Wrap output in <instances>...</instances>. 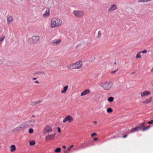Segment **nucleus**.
I'll return each mask as SVG.
<instances>
[{
  "label": "nucleus",
  "instance_id": "nucleus-1",
  "mask_svg": "<svg viewBox=\"0 0 153 153\" xmlns=\"http://www.w3.org/2000/svg\"><path fill=\"white\" fill-rule=\"evenodd\" d=\"M62 23V20L59 18H54L51 20V27L53 28L61 25Z\"/></svg>",
  "mask_w": 153,
  "mask_h": 153
},
{
  "label": "nucleus",
  "instance_id": "nucleus-2",
  "mask_svg": "<svg viewBox=\"0 0 153 153\" xmlns=\"http://www.w3.org/2000/svg\"><path fill=\"white\" fill-rule=\"evenodd\" d=\"M26 128H27L24 122L19 125L17 127L14 128L12 131V132L13 133H14L20 131H21L23 130Z\"/></svg>",
  "mask_w": 153,
  "mask_h": 153
},
{
  "label": "nucleus",
  "instance_id": "nucleus-3",
  "mask_svg": "<svg viewBox=\"0 0 153 153\" xmlns=\"http://www.w3.org/2000/svg\"><path fill=\"white\" fill-rule=\"evenodd\" d=\"M39 36H34L27 39L28 42L30 44H33L38 43L39 41Z\"/></svg>",
  "mask_w": 153,
  "mask_h": 153
},
{
  "label": "nucleus",
  "instance_id": "nucleus-4",
  "mask_svg": "<svg viewBox=\"0 0 153 153\" xmlns=\"http://www.w3.org/2000/svg\"><path fill=\"white\" fill-rule=\"evenodd\" d=\"M112 83L110 82H105L102 83L100 84V86L106 90H108L110 89L112 86Z\"/></svg>",
  "mask_w": 153,
  "mask_h": 153
},
{
  "label": "nucleus",
  "instance_id": "nucleus-5",
  "mask_svg": "<svg viewBox=\"0 0 153 153\" xmlns=\"http://www.w3.org/2000/svg\"><path fill=\"white\" fill-rule=\"evenodd\" d=\"M27 128L34 126L35 123V120L32 119L24 122Z\"/></svg>",
  "mask_w": 153,
  "mask_h": 153
},
{
  "label": "nucleus",
  "instance_id": "nucleus-6",
  "mask_svg": "<svg viewBox=\"0 0 153 153\" xmlns=\"http://www.w3.org/2000/svg\"><path fill=\"white\" fill-rule=\"evenodd\" d=\"M73 14L77 17H81L84 16V12L79 10H74L73 12Z\"/></svg>",
  "mask_w": 153,
  "mask_h": 153
},
{
  "label": "nucleus",
  "instance_id": "nucleus-7",
  "mask_svg": "<svg viewBox=\"0 0 153 153\" xmlns=\"http://www.w3.org/2000/svg\"><path fill=\"white\" fill-rule=\"evenodd\" d=\"M82 66V64H80L79 66H76L74 63L68 65L67 68L69 69L81 68Z\"/></svg>",
  "mask_w": 153,
  "mask_h": 153
},
{
  "label": "nucleus",
  "instance_id": "nucleus-8",
  "mask_svg": "<svg viewBox=\"0 0 153 153\" xmlns=\"http://www.w3.org/2000/svg\"><path fill=\"white\" fill-rule=\"evenodd\" d=\"M52 130L51 126H47L44 128L43 133H50L52 131Z\"/></svg>",
  "mask_w": 153,
  "mask_h": 153
},
{
  "label": "nucleus",
  "instance_id": "nucleus-9",
  "mask_svg": "<svg viewBox=\"0 0 153 153\" xmlns=\"http://www.w3.org/2000/svg\"><path fill=\"white\" fill-rule=\"evenodd\" d=\"M67 120L69 123H70L73 120V118L70 115H68L65 117L63 119V122L64 123H65Z\"/></svg>",
  "mask_w": 153,
  "mask_h": 153
},
{
  "label": "nucleus",
  "instance_id": "nucleus-10",
  "mask_svg": "<svg viewBox=\"0 0 153 153\" xmlns=\"http://www.w3.org/2000/svg\"><path fill=\"white\" fill-rule=\"evenodd\" d=\"M50 15V9L49 8H47L44 13L43 15L44 18L48 17Z\"/></svg>",
  "mask_w": 153,
  "mask_h": 153
},
{
  "label": "nucleus",
  "instance_id": "nucleus-11",
  "mask_svg": "<svg viewBox=\"0 0 153 153\" xmlns=\"http://www.w3.org/2000/svg\"><path fill=\"white\" fill-rule=\"evenodd\" d=\"M117 8L116 5L115 4H112L111 5V7L108 9V11L109 12H111L112 11L116 10Z\"/></svg>",
  "mask_w": 153,
  "mask_h": 153
},
{
  "label": "nucleus",
  "instance_id": "nucleus-12",
  "mask_svg": "<svg viewBox=\"0 0 153 153\" xmlns=\"http://www.w3.org/2000/svg\"><path fill=\"white\" fill-rule=\"evenodd\" d=\"M56 134H53L48 135L46 136L45 140L46 141L50 139H54Z\"/></svg>",
  "mask_w": 153,
  "mask_h": 153
},
{
  "label": "nucleus",
  "instance_id": "nucleus-13",
  "mask_svg": "<svg viewBox=\"0 0 153 153\" xmlns=\"http://www.w3.org/2000/svg\"><path fill=\"white\" fill-rule=\"evenodd\" d=\"M90 141H87L84 143L82 144V146L83 148H85L88 147L90 146Z\"/></svg>",
  "mask_w": 153,
  "mask_h": 153
},
{
  "label": "nucleus",
  "instance_id": "nucleus-14",
  "mask_svg": "<svg viewBox=\"0 0 153 153\" xmlns=\"http://www.w3.org/2000/svg\"><path fill=\"white\" fill-rule=\"evenodd\" d=\"M61 42V40L59 39H55L52 41L51 43V44L53 45H54V44L58 45Z\"/></svg>",
  "mask_w": 153,
  "mask_h": 153
},
{
  "label": "nucleus",
  "instance_id": "nucleus-15",
  "mask_svg": "<svg viewBox=\"0 0 153 153\" xmlns=\"http://www.w3.org/2000/svg\"><path fill=\"white\" fill-rule=\"evenodd\" d=\"M150 94L151 93L150 92L146 91L141 94V97H143Z\"/></svg>",
  "mask_w": 153,
  "mask_h": 153
},
{
  "label": "nucleus",
  "instance_id": "nucleus-16",
  "mask_svg": "<svg viewBox=\"0 0 153 153\" xmlns=\"http://www.w3.org/2000/svg\"><path fill=\"white\" fill-rule=\"evenodd\" d=\"M90 92V91L89 89L85 90L81 93V96H84L89 93Z\"/></svg>",
  "mask_w": 153,
  "mask_h": 153
},
{
  "label": "nucleus",
  "instance_id": "nucleus-17",
  "mask_svg": "<svg viewBox=\"0 0 153 153\" xmlns=\"http://www.w3.org/2000/svg\"><path fill=\"white\" fill-rule=\"evenodd\" d=\"M13 18L11 16L7 17V22L8 24H10L11 22L13 21Z\"/></svg>",
  "mask_w": 153,
  "mask_h": 153
},
{
  "label": "nucleus",
  "instance_id": "nucleus-18",
  "mask_svg": "<svg viewBox=\"0 0 153 153\" xmlns=\"http://www.w3.org/2000/svg\"><path fill=\"white\" fill-rule=\"evenodd\" d=\"M131 130V132H134L140 130L139 127H138V126H136L135 128H132Z\"/></svg>",
  "mask_w": 153,
  "mask_h": 153
},
{
  "label": "nucleus",
  "instance_id": "nucleus-19",
  "mask_svg": "<svg viewBox=\"0 0 153 153\" xmlns=\"http://www.w3.org/2000/svg\"><path fill=\"white\" fill-rule=\"evenodd\" d=\"M68 87V85H65L63 88V89L61 91V93L62 94H65L66 92Z\"/></svg>",
  "mask_w": 153,
  "mask_h": 153
},
{
  "label": "nucleus",
  "instance_id": "nucleus-20",
  "mask_svg": "<svg viewBox=\"0 0 153 153\" xmlns=\"http://www.w3.org/2000/svg\"><path fill=\"white\" fill-rule=\"evenodd\" d=\"M152 97H151L149 98L148 99H147L146 100L144 101L143 102L146 104H148L151 102L152 100Z\"/></svg>",
  "mask_w": 153,
  "mask_h": 153
},
{
  "label": "nucleus",
  "instance_id": "nucleus-21",
  "mask_svg": "<svg viewBox=\"0 0 153 153\" xmlns=\"http://www.w3.org/2000/svg\"><path fill=\"white\" fill-rule=\"evenodd\" d=\"M145 125V123L144 122H143L140 123L138 127H139L140 130H142V129L143 128V127Z\"/></svg>",
  "mask_w": 153,
  "mask_h": 153
},
{
  "label": "nucleus",
  "instance_id": "nucleus-22",
  "mask_svg": "<svg viewBox=\"0 0 153 153\" xmlns=\"http://www.w3.org/2000/svg\"><path fill=\"white\" fill-rule=\"evenodd\" d=\"M11 149L10 151L12 152H14L16 150V147L15 145H12L10 147Z\"/></svg>",
  "mask_w": 153,
  "mask_h": 153
},
{
  "label": "nucleus",
  "instance_id": "nucleus-23",
  "mask_svg": "<svg viewBox=\"0 0 153 153\" xmlns=\"http://www.w3.org/2000/svg\"><path fill=\"white\" fill-rule=\"evenodd\" d=\"M151 127V126L149 125V126H147L146 127H143L142 129V131H146L147 130H148V129H149Z\"/></svg>",
  "mask_w": 153,
  "mask_h": 153
},
{
  "label": "nucleus",
  "instance_id": "nucleus-24",
  "mask_svg": "<svg viewBox=\"0 0 153 153\" xmlns=\"http://www.w3.org/2000/svg\"><path fill=\"white\" fill-rule=\"evenodd\" d=\"M44 74H45L44 72L41 71H36L35 73V74H37V75Z\"/></svg>",
  "mask_w": 153,
  "mask_h": 153
},
{
  "label": "nucleus",
  "instance_id": "nucleus-25",
  "mask_svg": "<svg viewBox=\"0 0 153 153\" xmlns=\"http://www.w3.org/2000/svg\"><path fill=\"white\" fill-rule=\"evenodd\" d=\"M82 61H78L75 63L76 66H79L80 64H82Z\"/></svg>",
  "mask_w": 153,
  "mask_h": 153
},
{
  "label": "nucleus",
  "instance_id": "nucleus-26",
  "mask_svg": "<svg viewBox=\"0 0 153 153\" xmlns=\"http://www.w3.org/2000/svg\"><path fill=\"white\" fill-rule=\"evenodd\" d=\"M61 149L60 148H57L55 150V152L56 153L60 152H61Z\"/></svg>",
  "mask_w": 153,
  "mask_h": 153
},
{
  "label": "nucleus",
  "instance_id": "nucleus-27",
  "mask_svg": "<svg viewBox=\"0 0 153 153\" xmlns=\"http://www.w3.org/2000/svg\"><path fill=\"white\" fill-rule=\"evenodd\" d=\"M114 98L113 97H108V101L110 102H112L114 100Z\"/></svg>",
  "mask_w": 153,
  "mask_h": 153
},
{
  "label": "nucleus",
  "instance_id": "nucleus-28",
  "mask_svg": "<svg viewBox=\"0 0 153 153\" xmlns=\"http://www.w3.org/2000/svg\"><path fill=\"white\" fill-rule=\"evenodd\" d=\"M113 110L111 108H108L107 109V111L108 113H110L112 112Z\"/></svg>",
  "mask_w": 153,
  "mask_h": 153
},
{
  "label": "nucleus",
  "instance_id": "nucleus-29",
  "mask_svg": "<svg viewBox=\"0 0 153 153\" xmlns=\"http://www.w3.org/2000/svg\"><path fill=\"white\" fill-rule=\"evenodd\" d=\"M35 142L34 141H32L29 143V145L30 146H32L35 144Z\"/></svg>",
  "mask_w": 153,
  "mask_h": 153
},
{
  "label": "nucleus",
  "instance_id": "nucleus-30",
  "mask_svg": "<svg viewBox=\"0 0 153 153\" xmlns=\"http://www.w3.org/2000/svg\"><path fill=\"white\" fill-rule=\"evenodd\" d=\"M140 52H139V53H138L137 54V55L136 56V58H141V56L140 54Z\"/></svg>",
  "mask_w": 153,
  "mask_h": 153
},
{
  "label": "nucleus",
  "instance_id": "nucleus-31",
  "mask_svg": "<svg viewBox=\"0 0 153 153\" xmlns=\"http://www.w3.org/2000/svg\"><path fill=\"white\" fill-rule=\"evenodd\" d=\"M101 36V32L100 31H99L98 32L97 38H100Z\"/></svg>",
  "mask_w": 153,
  "mask_h": 153
},
{
  "label": "nucleus",
  "instance_id": "nucleus-32",
  "mask_svg": "<svg viewBox=\"0 0 153 153\" xmlns=\"http://www.w3.org/2000/svg\"><path fill=\"white\" fill-rule=\"evenodd\" d=\"M33 130L32 128H30L29 129L28 132L30 134H32L33 133Z\"/></svg>",
  "mask_w": 153,
  "mask_h": 153
},
{
  "label": "nucleus",
  "instance_id": "nucleus-33",
  "mask_svg": "<svg viewBox=\"0 0 153 153\" xmlns=\"http://www.w3.org/2000/svg\"><path fill=\"white\" fill-rule=\"evenodd\" d=\"M4 63V59L2 58L0 59V65H2Z\"/></svg>",
  "mask_w": 153,
  "mask_h": 153
},
{
  "label": "nucleus",
  "instance_id": "nucleus-34",
  "mask_svg": "<svg viewBox=\"0 0 153 153\" xmlns=\"http://www.w3.org/2000/svg\"><path fill=\"white\" fill-rule=\"evenodd\" d=\"M31 105L32 106H34L36 105V103L35 102H31Z\"/></svg>",
  "mask_w": 153,
  "mask_h": 153
},
{
  "label": "nucleus",
  "instance_id": "nucleus-35",
  "mask_svg": "<svg viewBox=\"0 0 153 153\" xmlns=\"http://www.w3.org/2000/svg\"><path fill=\"white\" fill-rule=\"evenodd\" d=\"M97 135V133H92L91 134V136L92 137H94V136H96Z\"/></svg>",
  "mask_w": 153,
  "mask_h": 153
},
{
  "label": "nucleus",
  "instance_id": "nucleus-36",
  "mask_svg": "<svg viewBox=\"0 0 153 153\" xmlns=\"http://www.w3.org/2000/svg\"><path fill=\"white\" fill-rule=\"evenodd\" d=\"M42 102V100H40L36 102V105L37 104L39 103H41Z\"/></svg>",
  "mask_w": 153,
  "mask_h": 153
},
{
  "label": "nucleus",
  "instance_id": "nucleus-37",
  "mask_svg": "<svg viewBox=\"0 0 153 153\" xmlns=\"http://www.w3.org/2000/svg\"><path fill=\"white\" fill-rule=\"evenodd\" d=\"M147 52V50H144L143 51H142L140 52V53H146Z\"/></svg>",
  "mask_w": 153,
  "mask_h": 153
},
{
  "label": "nucleus",
  "instance_id": "nucleus-38",
  "mask_svg": "<svg viewBox=\"0 0 153 153\" xmlns=\"http://www.w3.org/2000/svg\"><path fill=\"white\" fill-rule=\"evenodd\" d=\"M147 123L149 124H152L153 123V120H151L150 121L148 122Z\"/></svg>",
  "mask_w": 153,
  "mask_h": 153
},
{
  "label": "nucleus",
  "instance_id": "nucleus-39",
  "mask_svg": "<svg viewBox=\"0 0 153 153\" xmlns=\"http://www.w3.org/2000/svg\"><path fill=\"white\" fill-rule=\"evenodd\" d=\"M74 146V145H71L70 147L68 148V150L69 151Z\"/></svg>",
  "mask_w": 153,
  "mask_h": 153
},
{
  "label": "nucleus",
  "instance_id": "nucleus-40",
  "mask_svg": "<svg viewBox=\"0 0 153 153\" xmlns=\"http://www.w3.org/2000/svg\"><path fill=\"white\" fill-rule=\"evenodd\" d=\"M118 70V69H117L116 70H114V71H112L111 72V74H114Z\"/></svg>",
  "mask_w": 153,
  "mask_h": 153
},
{
  "label": "nucleus",
  "instance_id": "nucleus-41",
  "mask_svg": "<svg viewBox=\"0 0 153 153\" xmlns=\"http://www.w3.org/2000/svg\"><path fill=\"white\" fill-rule=\"evenodd\" d=\"M138 2H145V0H138Z\"/></svg>",
  "mask_w": 153,
  "mask_h": 153
},
{
  "label": "nucleus",
  "instance_id": "nucleus-42",
  "mask_svg": "<svg viewBox=\"0 0 153 153\" xmlns=\"http://www.w3.org/2000/svg\"><path fill=\"white\" fill-rule=\"evenodd\" d=\"M57 129H58V132L59 133H60L61 132V130L60 128H59V127H58Z\"/></svg>",
  "mask_w": 153,
  "mask_h": 153
},
{
  "label": "nucleus",
  "instance_id": "nucleus-43",
  "mask_svg": "<svg viewBox=\"0 0 153 153\" xmlns=\"http://www.w3.org/2000/svg\"><path fill=\"white\" fill-rule=\"evenodd\" d=\"M128 136V134H125L124 135H123V136H122V137L123 138H126V137L127 136Z\"/></svg>",
  "mask_w": 153,
  "mask_h": 153
},
{
  "label": "nucleus",
  "instance_id": "nucleus-44",
  "mask_svg": "<svg viewBox=\"0 0 153 153\" xmlns=\"http://www.w3.org/2000/svg\"><path fill=\"white\" fill-rule=\"evenodd\" d=\"M98 139V138L97 137L94 138L93 141H95L96 140H97Z\"/></svg>",
  "mask_w": 153,
  "mask_h": 153
},
{
  "label": "nucleus",
  "instance_id": "nucleus-45",
  "mask_svg": "<svg viewBox=\"0 0 153 153\" xmlns=\"http://www.w3.org/2000/svg\"><path fill=\"white\" fill-rule=\"evenodd\" d=\"M35 83H36L39 84V82H38V81L36 80L35 81Z\"/></svg>",
  "mask_w": 153,
  "mask_h": 153
},
{
  "label": "nucleus",
  "instance_id": "nucleus-46",
  "mask_svg": "<svg viewBox=\"0 0 153 153\" xmlns=\"http://www.w3.org/2000/svg\"><path fill=\"white\" fill-rule=\"evenodd\" d=\"M116 138V137L115 136H114L113 137H111L110 138V139H113V138Z\"/></svg>",
  "mask_w": 153,
  "mask_h": 153
},
{
  "label": "nucleus",
  "instance_id": "nucleus-47",
  "mask_svg": "<svg viewBox=\"0 0 153 153\" xmlns=\"http://www.w3.org/2000/svg\"><path fill=\"white\" fill-rule=\"evenodd\" d=\"M136 73L135 72V71H133V72H132L131 73V75H133L134 74H135Z\"/></svg>",
  "mask_w": 153,
  "mask_h": 153
},
{
  "label": "nucleus",
  "instance_id": "nucleus-48",
  "mask_svg": "<svg viewBox=\"0 0 153 153\" xmlns=\"http://www.w3.org/2000/svg\"><path fill=\"white\" fill-rule=\"evenodd\" d=\"M62 147L64 149H65L66 148V146H62Z\"/></svg>",
  "mask_w": 153,
  "mask_h": 153
},
{
  "label": "nucleus",
  "instance_id": "nucleus-49",
  "mask_svg": "<svg viewBox=\"0 0 153 153\" xmlns=\"http://www.w3.org/2000/svg\"><path fill=\"white\" fill-rule=\"evenodd\" d=\"M115 136L116 137V138H117L119 137V134H117Z\"/></svg>",
  "mask_w": 153,
  "mask_h": 153
},
{
  "label": "nucleus",
  "instance_id": "nucleus-50",
  "mask_svg": "<svg viewBox=\"0 0 153 153\" xmlns=\"http://www.w3.org/2000/svg\"><path fill=\"white\" fill-rule=\"evenodd\" d=\"M151 72H153V67L152 68V69L151 70Z\"/></svg>",
  "mask_w": 153,
  "mask_h": 153
},
{
  "label": "nucleus",
  "instance_id": "nucleus-51",
  "mask_svg": "<svg viewBox=\"0 0 153 153\" xmlns=\"http://www.w3.org/2000/svg\"><path fill=\"white\" fill-rule=\"evenodd\" d=\"M93 123L95 124H96L97 123V122L96 121H94Z\"/></svg>",
  "mask_w": 153,
  "mask_h": 153
},
{
  "label": "nucleus",
  "instance_id": "nucleus-52",
  "mask_svg": "<svg viewBox=\"0 0 153 153\" xmlns=\"http://www.w3.org/2000/svg\"><path fill=\"white\" fill-rule=\"evenodd\" d=\"M37 79V78H34L33 79L34 80H35L36 79Z\"/></svg>",
  "mask_w": 153,
  "mask_h": 153
},
{
  "label": "nucleus",
  "instance_id": "nucleus-53",
  "mask_svg": "<svg viewBox=\"0 0 153 153\" xmlns=\"http://www.w3.org/2000/svg\"><path fill=\"white\" fill-rule=\"evenodd\" d=\"M114 64L115 65L116 64V62H114Z\"/></svg>",
  "mask_w": 153,
  "mask_h": 153
},
{
  "label": "nucleus",
  "instance_id": "nucleus-54",
  "mask_svg": "<svg viewBox=\"0 0 153 153\" xmlns=\"http://www.w3.org/2000/svg\"><path fill=\"white\" fill-rule=\"evenodd\" d=\"M34 116H34V115H32V117H34Z\"/></svg>",
  "mask_w": 153,
  "mask_h": 153
},
{
  "label": "nucleus",
  "instance_id": "nucleus-55",
  "mask_svg": "<svg viewBox=\"0 0 153 153\" xmlns=\"http://www.w3.org/2000/svg\"><path fill=\"white\" fill-rule=\"evenodd\" d=\"M21 1H22V0H21Z\"/></svg>",
  "mask_w": 153,
  "mask_h": 153
}]
</instances>
